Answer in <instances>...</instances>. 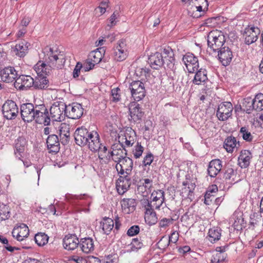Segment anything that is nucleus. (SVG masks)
Returning <instances> with one entry per match:
<instances>
[{
  "label": "nucleus",
  "instance_id": "nucleus-1",
  "mask_svg": "<svg viewBox=\"0 0 263 263\" xmlns=\"http://www.w3.org/2000/svg\"><path fill=\"white\" fill-rule=\"evenodd\" d=\"M44 53L47 70L48 67L58 69H62L64 67L66 60L64 55L62 54L61 51L53 50L50 47H46L44 49Z\"/></svg>",
  "mask_w": 263,
  "mask_h": 263
},
{
  "label": "nucleus",
  "instance_id": "nucleus-2",
  "mask_svg": "<svg viewBox=\"0 0 263 263\" xmlns=\"http://www.w3.org/2000/svg\"><path fill=\"white\" fill-rule=\"evenodd\" d=\"M45 63L39 62L34 66V69L37 73L38 77L34 80L33 87L35 89H45L48 86V80L44 75L49 72L47 71Z\"/></svg>",
  "mask_w": 263,
  "mask_h": 263
},
{
  "label": "nucleus",
  "instance_id": "nucleus-3",
  "mask_svg": "<svg viewBox=\"0 0 263 263\" xmlns=\"http://www.w3.org/2000/svg\"><path fill=\"white\" fill-rule=\"evenodd\" d=\"M225 42V36L221 31L213 30L210 32L208 35V48L214 52L218 51L223 48Z\"/></svg>",
  "mask_w": 263,
  "mask_h": 263
},
{
  "label": "nucleus",
  "instance_id": "nucleus-4",
  "mask_svg": "<svg viewBox=\"0 0 263 263\" xmlns=\"http://www.w3.org/2000/svg\"><path fill=\"white\" fill-rule=\"evenodd\" d=\"M87 130V137L86 138V144H88V148L92 151L96 152L99 151L106 153L107 151V148L105 146H102L99 141V136L97 132L92 130L89 132V130L85 129Z\"/></svg>",
  "mask_w": 263,
  "mask_h": 263
},
{
  "label": "nucleus",
  "instance_id": "nucleus-5",
  "mask_svg": "<svg viewBox=\"0 0 263 263\" xmlns=\"http://www.w3.org/2000/svg\"><path fill=\"white\" fill-rule=\"evenodd\" d=\"M66 104L63 102H54L50 108V119L55 121H61L66 116Z\"/></svg>",
  "mask_w": 263,
  "mask_h": 263
},
{
  "label": "nucleus",
  "instance_id": "nucleus-6",
  "mask_svg": "<svg viewBox=\"0 0 263 263\" xmlns=\"http://www.w3.org/2000/svg\"><path fill=\"white\" fill-rule=\"evenodd\" d=\"M34 119L38 124H43L44 125H49L50 123V117L48 110L44 104L37 105L35 109Z\"/></svg>",
  "mask_w": 263,
  "mask_h": 263
},
{
  "label": "nucleus",
  "instance_id": "nucleus-7",
  "mask_svg": "<svg viewBox=\"0 0 263 263\" xmlns=\"http://www.w3.org/2000/svg\"><path fill=\"white\" fill-rule=\"evenodd\" d=\"M2 113L4 117L7 120L14 119L18 113L16 103L11 100L6 101L2 106Z\"/></svg>",
  "mask_w": 263,
  "mask_h": 263
},
{
  "label": "nucleus",
  "instance_id": "nucleus-8",
  "mask_svg": "<svg viewBox=\"0 0 263 263\" xmlns=\"http://www.w3.org/2000/svg\"><path fill=\"white\" fill-rule=\"evenodd\" d=\"M132 97L136 101H139L145 96L144 84L140 81H134L129 85Z\"/></svg>",
  "mask_w": 263,
  "mask_h": 263
},
{
  "label": "nucleus",
  "instance_id": "nucleus-9",
  "mask_svg": "<svg viewBox=\"0 0 263 263\" xmlns=\"http://www.w3.org/2000/svg\"><path fill=\"white\" fill-rule=\"evenodd\" d=\"M37 105H34L31 103H24L21 105V118L24 122L29 123L34 120L35 109Z\"/></svg>",
  "mask_w": 263,
  "mask_h": 263
},
{
  "label": "nucleus",
  "instance_id": "nucleus-10",
  "mask_svg": "<svg viewBox=\"0 0 263 263\" xmlns=\"http://www.w3.org/2000/svg\"><path fill=\"white\" fill-rule=\"evenodd\" d=\"M112 160L117 163L116 165V170H118V167H120V175H124L131 174L133 167V162L132 159L125 157L120 160L113 158Z\"/></svg>",
  "mask_w": 263,
  "mask_h": 263
},
{
  "label": "nucleus",
  "instance_id": "nucleus-11",
  "mask_svg": "<svg viewBox=\"0 0 263 263\" xmlns=\"http://www.w3.org/2000/svg\"><path fill=\"white\" fill-rule=\"evenodd\" d=\"M128 109L130 117L129 118V121L134 123H140L144 116V112L140 105L136 102L131 103L129 105Z\"/></svg>",
  "mask_w": 263,
  "mask_h": 263
},
{
  "label": "nucleus",
  "instance_id": "nucleus-12",
  "mask_svg": "<svg viewBox=\"0 0 263 263\" xmlns=\"http://www.w3.org/2000/svg\"><path fill=\"white\" fill-rule=\"evenodd\" d=\"M233 107L230 102H224L220 104L216 112V116L220 121H226L232 116Z\"/></svg>",
  "mask_w": 263,
  "mask_h": 263
},
{
  "label": "nucleus",
  "instance_id": "nucleus-13",
  "mask_svg": "<svg viewBox=\"0 0 263 263\" xmlns=\"http://www.w3.org/2000/svg\"><path fill=\"white\" fill-rule=\"evenodd\" d=\"M182 61L189 73H194L199 68L198 58L192 53L187 52L184 55Z\"/></svg>",
  "mask_w": 263,
  "mask_h": 263
},
{
  "label": "nucleus",
  "instance_id": "nucleus-14",
  "mask_svg": "<svg viewBox=\"0 0 263 263\" xmlns=\"http://www.w3.org/2000/svg\"><path fill=\"white\" fill-rule=\"evenodd\" d=\"M260 33V30L258 27L249 26L245 29L243 34L245 43L248 45H250L255 42Z\"/></svg>",
  "mask_w": 263,
  "mask_h": 263
},
{
  "label": "nucleus",
  "instance_id": "nucleus-15",
  "mask_svg": "<svg viewBox=\"0 0 263 263\" xmlns=\"http://www.w3.org/2000/svg\"><path fill=\"white\" fill-rule=\"evenodd\" d=\"M130 174L121 175L116 181V188L120 195L124 194L130 187L132 184Z\"/></svg>",
  "mask_w": 263,
  "mask_h": 263
},
{
  "label": "nucleus",
  "instance_id": "nucleus-16",
  "mask_svg": "<svg viewBox=\"0 0 263 263\" xmlns=\"http://www.w3.org/2000/svg\"><path fill=\"white\" fill-rule=\"evenodd\" d=\"M34 83V79L31 76L21 75L15 80L13 85L17 89L24 90L33 87Z\"/></svg>",
  "mask_w": 263,
  "mask_h": 263
},
{
  "label": "nucleus",
  "instance_id": "nucleus-17",
  "mask_svg": "<svg viewBox=\"0 0 263 263\" xmlns=\"http://www.w3.org/2000/svg\"><path fill=\"white\" fill-rule=\"evenodd\" d=\"M66 117L69 118L76 119L82 116V106L78 103H72L68 105H66Z\"/></svg>",
  "mask_w": 263,
  "mask_h": 263
},
{
  "label": "nucleus",
  "instance_id": "nucleus-18",
  "mask_svg": "<svg viewBox=\"0 0 263 263\" xmlns=\"http://www.w3.org/2000/svg\"><path fill=\"white\" fill-rule=\"evenodd\" d=\"M79 238L76 234H69L65 236L63 239V246L65 249L69 250H73L77 248L80 244V247L82 250V246Z\"/></svg>",
  "mask_w": 263,
  "mask_h": 263
},
{
  "label": "nucleus",
  "instance_id": "nucleus-19",
  "mask_svg": "<svg viewBox=\"0 0 263 263\" xmlns=\"http://www.w3.org/2000/svg\"><path fill=\"white\" fill-rule=\"evenodd\" d=\"M18 74L13 67L8 66L0 70L2 81L6 83H11L17 78Z\"/></svg>",
  "mask_w": 263,
  "mask_h": 263
},
{
  "label": "nucleus",
  "instance_id": "nucleus-20",
  "mask_svg": "<svg viewBox=\"0 0 263 263\" xmlns=\"http://www.w3.org/2000/svg\"><path fill=\"white\" fill-rule=\"evenodd\" d=\"M112 54L115 60L117 61H122L126 59L127 52L123 40H120L118 42L116 47L114 49Z\"/></svg>",
  "mask_w": 263,
  "mask_h": 263
},
{
  "label": "nucleus",
  "instance_id": "nucleus-21",
  "mask_svg": "<svg viewBox=\"0 0 263 263\" xmlns=\"http://www.w3.org/2000/svg\"><path fill=\"white\" fill-rule=\"evenodd\" d=\"M218 57L219 61L223 66L229 65L232 61L233 53L228 47H223L218 51Z\"/></svg>",
  "mask_w": 263,
  "mask_h": 263
},
{
  "label": "nucleus",
  "instance_id": "nucleus-22",
  "mask_svg": "<svg viewBox=\"0 0 263 263\" xmlns=\"http://www.w3.org/2000/svg\"><path fill=\"white\" fill-rule=\"evenodd\" d=\"M12 234L17 240L22 241L29 235V230L26 224L21 223L20 226L13 229Z\"/></svg>",
  "mask_w": 263,
  "mask_h": 263
},
{
  "label": "nucleus",
  "instance_id": "nucleus-23",
  "mask_svg": "<svg viewBox=\"0 0 263 263\" xmlns=\"http://www.w3.org/2000/svg\"><path fill=\"white\" fill-rule=\"evenodd\" d=\"M105 52L104 47L97 48L96 50L91 51L88 56V59L92 62L95 65L99 64L101 61L104 62L106 60L103 59Z\"/></svg>",
  "mask_w": 263,
  "mask_h": 263
},
{
  "label": "nucleus",
  "instance_id": "nucleus-24",
  "mask_svg": "<svg viewBox=\"0 0 263 263\" xmlns=\"http://www.w3.org/2000/svg\"><path fill=\"white\" fill-rule=\"evenodd\" d=\"M148 62L151 67L155 69H158L162 66H165V62L161 53L156 52L154 54L150 55L148 58ZM165 68V67H164Z\"/></svg>",
  "mask_w": 263,
  "mask_h": 263
},
{
  "label": "nucleus",
  "instance_id": "nucleus-25",
  "mask_svg": "<svg viewBox=\"0 0 263 263\" xmlns=\"http://www.w3.org/2000/svg\"><path fill=\"white\" fill-rule=\"evenodd\" d=\"M46 143L49 153H57L60 151V141L57 135H49L46 140Z\"/></svg>",
  "mask_w": 263,
  "mask_h": 263
},
{
  "label": "nucleus",
  "instance_id": "nucleus-26",
  "mask_svg": "<svg viewBox=\"0 0 263 263\" xmlns=\"http://www.w3.org/2000/svg\"><path fill=\"white\" fill-rule=\"evenodd\" d=\"M30 45V43L26 41L23 40L16 44L14 47L12 48V49L16 55L23 58L28 53V47Z\"/></svg>",
  "mask_w": 263,
  "mask_h": 263
},
{
  "label": "nucleus",
  "instance_id": "nucleus-27",
  "mask_svg": "<svg viewBox=\"0 0 263 263\" xmlns=\"http://www.w3.org/2000/svg\"><path fill=\"white\" fill-rule=\"evenodd\" d=\"M252 158V155L249 150H242L238 159V164L241 168L248 167Z\"/></svg>",
  "mask_w": 263,
  "mask_h": 263
},
{
  "label": "nucleus",
  "instance_id": "nucleus-28",
  "mask_svg": "<svg viewBox=\"0 0 263 263\" xmlns=\"http://www.w3.org/2000/svg\"><path fill=\"white\" fill-rule=\"evenodd\" d=\"M221 161L219 159H214L210 161L209 164L208 172L211 177H215L222 168Z\"/></svg>",
  "mask_w": 263,
  "mask_h": 263
},
{
  "label": "nucleus",
  "instance_id": "nucleus-29",
  "mask_svg": "<svg viewBox=\"0 0 263 263\" xmlns=\"http://www.w3.org/2000/svg\"><path fill=\"white\" fill-rule=\"evenodd\" d=\"M179 234L176 231H174L171 234L168 239L163 236L158 242V247L160 249H164L168 246L170 242L176 243L178 240Z\"/></svg>",
  "mask_w": 263,
  "mask_h": 263
},
{
  "label": "nucleus",
  "instance_id": "nucleus-30",
  "mask_svg": "<svg viewBox=\"0 0 263 263\" xmlns=\"http://www.w3.org/2000/svg\"><path fill=\"white\" fill-rule=\"evenodd\" d=\"M122 210L125 213H129L133 212L137 205L136 200L132 198H124L121 201Z\"/></svg>",
  "mask_w": 263,
  "mask_h": 263
},
{
  "label": "nucleus",
  "instance_id": "nucleus-31",
  "mask_svg": "<svg viewBox=\"0 0 263 263\" xmlns=\"http://www.w3.org/2000/svg\"><path fill=\"white\" fill-rule=\"evenodd\" d=\"M196 72L194 78L192 81L195 85H201L205 83L208 80L207 71L203 68L198 69Z\"/></svg>",
  "mask_w": 263,
  "mask_h": 263
},
{
  "label": "nucleus",
  "instance_id": "nucleus-32",
  "mask_svg": "<svg viewBox=\"0 0 263 263\" xmlns=\"http://www.w3.org/2000/svg\"><path fill=\"white\" fill-rule=\"evenodd\" d=\"M145 220L149 226L155 224L157 222V217L154 210L149 208H144Z\"/></svg>",
  "mask_w": 263,
  "mask_h": 263
},
{
  "label": "nucleus",
  "instance_id": "nucleus-33",
  "mask_svg": "<svg viewBox=\"0 0 263 263\" xmlns=\"http://www.w3.org/2000/svg\"><path fill=\"white\" fill-rule=\"evenodd\" d=\"M182 184L183 187L182 189L181 192L182 197L190 198L195 188V183L186 181H184Z\"/></svg>",
  "mask_w": 263,
  "mask_h": 263
},
{
  "label": "nucleus",
  "instance_id": "nucleus-34",
  "mask_svg": "<svg viewBox=\"0 0 263 263\" xmlns=\"http://www.w3.org/2000/svg\"><path fill=\"white\" fill-rule=\"evenodd\" d=\"M104 233L107 235L110 234L114 227V222L111 218L105 217L100 222Z\"/></svg>",
  "mask_w": 263,
  "mask_h": 263
},
{
  "label": "nucleus",
  "instance_id": "nucleus-35",
  "mask_svg": "<svg viewBox=\"0 0 263 263\" xmlns=\"http://www.w3.org/2000/svg\"><path fill=\"white\" fill-rule=\"evenodd\" d=\"M165 200V198L160 199L154 202H149V200L143 198L141 200V203L144 208H149L153 209H160V207L163 205Z\"/></svg>",
  "mask_w": 263,
  "mask_h": 263
},
{
  "label": "nucleus",
  "instance_id": "nucleus-36",
  "mask_svg": "<svg viewBox=\"0 0 263 263\" xmlns=\"http://www.w3.org/2000/svg\"><path fill=\"white\" fill-rule=\"evenodd\" d=\"M237 145H239L236 138L233 136H230L225 140L223 147L228 152L232 153L234 148L237 147Z\"/></svg>",
  "mask_w": 263,
  "mask_h": 263
},
{
  "label": "nucleus",
  "instance_id": "nucleus-37",
  "mask_svg": "<svg viewBox=\"0 0 263 263\" xmlns=\"http://www.w3.org/2000/svg\"><path fill=\"white\" fill-rule=\"evenodd\" d=\"M26 143L27 141L26 139L22 136L18 137V138L15 140V154L16 155V157H18L17 153H18L20 156H21V154L24 152Z\"/></svg>",
  "mask_w": 263,
  "mask_h": 263
},
{
  "label": "nucleus",
  "instance_id": "nucleus-38",
  "mask_svg": "<svg viewBox=\"0 0 263 263\" xmlns=\"http://www.w3.org/2000/svg\"><path fill=\"white\" fill-rule=\"evenodd\" d=\"M252 100L253 108L255 110L259 111L263 110V94H258Z\"/></svg>",
  "mask_w": 263,
  "mask_h": 263
},
{
  "label": "nucleus",
  "instance_id": "nucleus-39",
  "mask_svg": "<svg viewBox=\"0 0 263 263\" xmlns=\"http://www.w3.org/2000/svg\"><path fill=\"white\" fill-rule=\"evenodd\" d=\"M49 237L45 233H37L34 236L35 243L39 246H44L47 243Z\"/></svg>",
  "mask_w": 263,
  "mask_h": 263
},
{
  "label": "nucleus",
  "instance_id": "nucleus-40",
  "mask_svg": "<svg viewBox=\"0 0 263 263\" xmlns=\"http://www.w3.org/2000/svg\"><path fill=\"white\" fill-rule=\"evenodd\" d=\"M221 229L218 227L210 229L209 231L210 240L214 242L220 239L221 237Z\"/></svg>",
  "mask_w": 263,
  "mask_h": 263
},
{
  "label": "nucleus",
  "instance_id": "nucleus-41",
  "mask_svg": "<svg viewBox=\"0 0 263 263\" xmlns=\"http://www.w3.org/2000/svg\"><path fill=\"white\" fill-rule=\"evenodd\" d=\"M94 249L93 240L90 237L83 238V253H88Z\"/></svg>",
  "mask_w": 263,
  "mask_h": 263
},
{
  "label": "nucleus",
  "instance_id": "nucleus-42",
  "mask_svg": "<svg viewBox=\"0 0 263 263\" xmlns=\"http://www.w3.org/2000/svg\"><path fill=\"white\" fill-rule=\"evenodd\" d=\"M127 155V151L125 148H121L118 151H116L115 152H108V159H111L112 160L113 158H117L118 159H121V158H124L126 157Z\"/></svg>",
  "mask_w": 263,
  "mask_h": 263
},
{
  "label": "nucleus",
  "instance_id": "nucleus-43",
  "mask_svg": "<svg viewBox=\"0 0 263 263\" xmlns=\"http://www.w3.org/2000/svg\"><path fill=\"white\" fill-rule=\"evenodd\" d=\"M252 100L251 99H247L242 103V109L246 111L247 114H250L254 110L253 108Z\"/></svg>",
  "mask_w": 263,
  "mask_h": 263
},
{
  "label": "nucleus",
  "instance_id": "nucleus-44",
  "mask_svg": "<svg viewBox=\"0 0 263 263\" xmlns=\"http://www.w3.org/2000/svg\"><path fill=\"white\" fill-rule=\"evenodd\" d=\"M10 217L9 206L6 205H0V220H5Z\"/></svg>",
  "mask_w": 263,
  "mask_h": 263
},
{
  "label": "nucleus",
  "instance_id": "nucleus-45",
  "mask_svg": "<svg viewBox=\"0 0 263 263\" xmlns=\"http://www.w3.org/2000/svg\"><path fill=\"white\" fill-rule=\"evenodd\" d=\"M163 198H164V192L162 190L154 191L151 194V200H149V202H154Z\"/></svg>",
  "mask_w": 263,
  "mask_h": 263
},
{
  "label": "nucleus",
  "instance_id": "nucleus-46",
  "mask_svg": "<svg viewBox=\"0 0 263 263\" xmlns=\"http://www.w3.org/2000/svg\"><path fill=\"white\" fill-rule=\"evenodd\" d=\"M240 133L242 137L243 140L248 142L252 141L253 136L251 133L249 132L248 129L246 127H242L240 130Z\"/></svg>",
  "mask_w": 263,
  "mask_h": 263
},
{
  "label": "nucleus",
  "instance_id": "nucleus-47",
  "mask_svg": "<svg viewBox=\"0 0 263 263\" xmlns=\"http://www.w3.org/2000/svg\"><path fill=\"white\" fill-rule=\"evenodd\" d=\"M82 127L77 128L73 135L76 144L80 147H81L82 145Z\"/></svg>",
  "mask_w": 263,
  "mask_h": 263
},
{
  "label": "nucleus",
  "instance_id": "nucleus-48",
  "mask_svg": "<svg viewBox=\"0 0 263 263\" xmlns=\"http://www.w3.org/2000/svg\"><path fill=\"white\" fill-rule=\"evenodd\" d=\"M136 132L130 127H127L124 134V139L135 143L136 140Z\"/></svg>",
  "mask_w": 263,
  "mask_h": 263
},
{
  "label": "nucleus",
  "instance_id": "nucleus-49",
  "mask_svg": "<svg viewBox=\"0 0 263 263\" xmlns=\"http://www.w3.org/2000/svg\"><path fill=\"white\" fill-rule=\"evenodd\" d=\"M193 7V9L196 10V12H194L193 13V16L194 17H199L201 16L204 13V10L205 9H204V7L201 6H193L192 5Z\"/></svg>",
  "mask_w": 263,
  "mask_h": 263
},
{
  "label": "nucleus",
  "instance_id": "nucleus-50",
  "mask_svg": "<svg viewBox=\"0 0 263 263\" xmlns=\"http://www.w3.org/2000/svg\"><path fill=\"white\" fill-rule=\"evenodd\" d=\"M60 137L70 136L69 125L66 123H62L60 129Z\"/></svg>",
  "mask_w": 263,
  "mask_h": 263
},
{
  "label": "nucleus",
  "instance_id": "nucleus-51",
  "mask_svg": "<svg viewBox=\"0 0 263 263\" xmlns=\"http://www.w3.org/2000/svg\"><path fill=\"white\" fill-rule=\"evenodd\" d=\"M120 89L118 87L111 90L112 101L117 102L121 100Z\"/></svg>",
  "mask_w": 263,
  "mask_h": 263
},
{
  "label": "nucleus",
  "instance_id": "nucleus-52",
  "mask_svg": "<svg viewBox=\"0 0 263 263\" xmlns=\"http://www.w3.org/2000/svg\"><path fill=\"white\" fill-rule=\"evenodd\" d=\"M143 147L141 146L140 143L138 142L137 145L135 146V150L133 151L134 157L136 158H140L143 152Z\"/></svg>",
  "mask_w": 263,
  "mask_h": 263
},
{
  "label": "nucleus",
  "instance_id": "nucleus-53",
  "mask_svg": "<svg viewBox=\"0 0 263 263\" xmlns=\"http://www.w3.org/2000/svg\"><path fill=\"white\" fill-rule=\"evenodd\" d=\"M225 257L221 253H216L214 254L211 258V263H219L224 260Z\"/></svg>",
  "mask_w": 263,
  "mask_h": 263
},
{
  "label": "nucleus",
  "instance_id": "nucleus-54",
  "mask_svg": "<svg viewBox=\"0 0 263 263\" xmlns=\"http://www.w3.org/2000/svg\"><path fill=\"white\" fill-rule=\"evenodd\" d=\"M140 232V227L138 225H134L129 228L127 230V234L129 236H134L138 234Z\"/></svg>",
  "mask_w": 263,
  "mask_h": 263
},
{
  "label": "nucleus",
  "instance_id": "nucleus-55",
  "mask_svg": "<svg viewBox=\"0 0 263 263\" xmlns=\"http://www.w3.org/2000/svg\"><path fill=\"white\" fill-rule=\"evenodd\" d=\"M95 65H96L92 62L89 60V59L87 58L85 62L83 63V70L85 71H89L92 70Z\"/></svg>",
  "mask_w": 263,
  "mask_h": 263
},
{
  "label": "nucleus",
  "instance_id": "nucleus-56",
  "mask_svg": "<svg viewBox=\"0 0 263 263\" xmlns=\"http://www.w3.org/2000/svg\"><path fill=\"white\" fill-rule=\"evenodd\" d=\"M154 160V156L151 153H148L143 160V164L144 166L150 165Z\"/></svg>",
  "mask_w": 263,
  "mask_h": 263
},
{
  "label": "nucleus",
  "instance_id": "nucleus-57",
  "mask_svg": "<svg viewBox=\"0 0 263 263\" xmlns=\"http://www.w3.org/2000/svg\"><path fill=\"white\" fill-rule=\"evenodd\" d=\"M191 5L193 6H201L204 7V9H208V3L207 0H193L191 2Z\"/></svg>",
  "mask_w": 263,
  "mask_h": 263
},
{
  "label": "nucleus",
  "instance_id": "nucleus-58",
  "mask_svg": "<svg viewBox=\"0 0 263 263\" xmlns=\"http://www.w3.org/2000/svg\"><path fill=\"white\" fill-rule=\"evenodd\" d=\"M161 54L163 57V59H166V60L167 57H170L171 58L172 56L174 55L173 50L169 47L164 48Z\"/></svg>",
  "mask_w": 263,
  "mask_h": 263
},
{
  "label": "nucleus",
  "instance_id": "nucleus-59",
  "mask_svg": "<svg viewBox=\"0 0 263 263\" xmlns=\"http://www.w3.org/2000/svg\"><path fill=\"white\" fill-rule=\"evenodd\" d=\"M235 175V171L232 167H228L226 170L224 177L227 180H230Z\"/></svg>",
  "mask_w": 263,
  "mask_h": 263
},
{
  "label": "nucleus",
  "instance_id": "nucleus-60",
  "mask_svg": "<svg viewBox=\"0 0 263 263\" xmlns=\"http://www.w3.org/2000/svg\"><path fill=\"white\" fill-rule=\"evenodd\" d=\"M125 146L123 144V141H121L120 140H119V143H115L112 145L111 148L112 151L111 152H115L116 151H118L121 149V148H124Z\"/></svg>",
  "mask_w": 263,
  "mask_h": 263
},
{
  "label": "nucleus",
  "instance_id": "nucleus-61",
  "mask_svg": "<svg viewBox=\"0 0 263 263\" xmlns=\"http://www.w3.org/2000/svg\"><path fill=\"white\" fill-rule=\"evenodd\" d=\"M82 68V63L80 62L77 63V65L76 66L73 72V77L74 78H76L79 77V74L80 73L81 69Z\"/></svg>",
  "mask_w": 263,
  "mask_h": 263
},
{
  "label": "nucleus",
  "instance_id": "nucleus-62",
  "mask_svg": "<svg viewBox=\"0 0 263 263\" xmlns=\"http://www.w3.org/2000/svg\"><path fill=\"white\" fill-rule=\"evenodd\" d=\"M173 219L164 218L159 222V226L161 228H164L168 226V224L173 222Z\"/></svg>",
  "mask_w": 263,
  "mask_h": 263
},
{
  "label": "nucleus",
  "instance_id": "nucleus-63",
  "mask_svg": "<svg viewBox=\"0 0 263 263\" xmlns=\"http://www.w3.org/2000/svg\"><path fill=\"white\" fill-rule=\"evenodd\" d=\"M130 245L132 246V248H134L136 249H140L142 246V243L138 238L133 239Z\"/></svg>",
  "mask_w": 263,
  "mask_h": 263
},
{
  "label": "nucleus",
  "instance_id": "nucleus-64",
  "mask_svg": "<svg viewBox=\"0 0 263 263\" xmlns=\"http://www.w3.org/2000/svg\"><path fill=\"white\" fill-rule=\"evenodd\" d=\"M214 198V195L213 194H210V193L206 192L204 195V203L206 205H210Z\"/></svg>",
  "mask_w": 263,
  "mask_h": 263
}]
</instances>
